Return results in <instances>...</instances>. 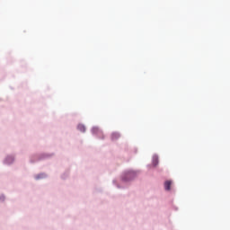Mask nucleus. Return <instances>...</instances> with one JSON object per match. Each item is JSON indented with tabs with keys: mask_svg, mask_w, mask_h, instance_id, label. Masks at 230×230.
I'll return each instance as SVG.
<instances>
[{
	"mask_svg": "<svg viewBox=\"0 0 230 230\" xmlns=\"http://www.w3.org/2000/svg\"><path fill=\"white\" fill-rule=\"evenodd\" d=\"M158 163H159L158 156H154V157H153V165H154V166H157V165H158Z\"/></svg>",
	"mask_w": 230,
	"mask_h": 230,
	"instance_id": "7ed1b4c3",
	"label": "nucleus"
},
{
	"mask_svg": "<svg viewBox=\"0 0 230 230\" xmlns=\"http://www.w3.org/2000/svg\"><path fill=\"white\" fill-rule=\"evenodd\" d=\"M135 175V172H128V173H127V176L128 177H132V176H134Z\"/></svg>",
	"mask_w": 230,
	"mask_h": 230,
	"instance_id": "423d86ee",
	"label": "nucleus"
},
{
	"mask_svg": "<svg viewBox=\"0 0 230 230\" xmlns=\"http://www.w3.org/2000/svg\"><path fill=\"white\" fill-rule=\"evenodd\" d=\"M119 137V133H112L111 134V138H112V140H114V139H118Z\"/></svg>",
	"mask_w": 230,
	"mask_h": 230,
	"instance_id": "20e7f679",
	"label": "nucleus"
},
{
	"mask_svg": "<svg viewBox=\"0 0 230 230\" xmlns=\"http://www.w3.org/2000/svg\"><path fill=\"white\" fill-rule=\"evenodd\" d=\"M92 132L94 135H97V134L101 133V131L99 130L98 128H93Z\"/></svg>",
	"mask_w": 230,
	"mask_h": 230,
	"instance_id": "39448f33",
	"label": "nucleus"
},
{
	"mask_svg": "<svg viewBox=\"0 0 230 230\" xmlns=\"http://www.w3.org/2000/svg\"><path fill=\"white\" fill-rule=\"evenodd\" d=\"M77 128H78V130H79L80 132H82V133H84V132H85V127H84V125H83V124H79V125L77 126Z\"/></svg>",
	"mask_w": 230,
	"mask_h": 230,
	"instance_id": "f03ea898",
	"label": "nucleus"
},
{
	"mask_svg": "<svg viewBox=\"0 0 230 230\" xmlns=\"http://www.w3.org/2000/svg\"><path fill=\"white\" fill-rule=\"evenodd\" d=\"M172 184V181H166L164 182V190H166V191H170Z\"/></svg>",
	"mask_w": 230,
	"mask_h": 230,
	"instance_id": "f257e3e1",
	"label": "nucleus"
}]
</instances>
